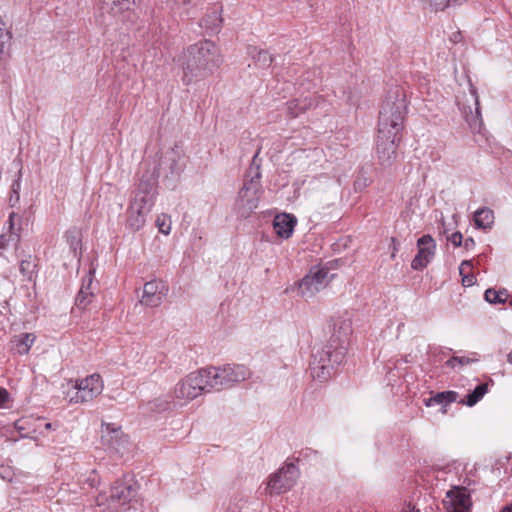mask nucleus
<instances>
[{
    "mask_svg": "<svg viewBox=\"0 0 512 512\" xmlns=\"http://www.w3.org/2000/svg\"><path fill=\"white\" fill-rule=\"evenodd\" d=\"M406 109L405 90L400 86L390 88L379 112L376 137V157L383 168L391 167L398 157Z\"/></svg>",
    "mask_w": 512,
    "mask_h": 512,
    "instance_id": "obj_1",
    "label": "nucleus"
},
{
    "mask_svg": "<svg viewBox=\"0 0 512 512\" xmlns=\"http://www.w3.org/2000/svg\"><path fill=\"white\" fill-rule=\"evenodd\" d=\"M222 62L220 51L209 40L191 45L187 49L186 62L183 66V81L189 84L212 74Z\"/></svg>",
    "mask_w": 512,
    "mask_h": 512,
    "instance_id": "obj_2",
    "label": "nucleus"
},
{
    "mask_svg": "<svg viewBox=\"0 0 512 512\" xmlns=\"http://www.w3.org/2000/svg\"><path fill=\"white\" fill-rule=\"evenodd\" d=\"M157 181L152 176H143L131 197L126 211V225L131 231H139L155 205Z\"/></svg>",
    "mask_w": 512,
    "mask_h": 512,
    "instance_id": "obj_3",
    "label": "nucleus"
},
{
    "mask_svg": "<svg viewBox=\"0 0 512 512\" xmlns=\"http://www.w3.org/2000/svg\"><path fill=\"white\" fill-rule=\"evenodd\" d=\"M260 179L259 167L246 175L235 201L234 209L239 217L247 218L258 208L263 193Z\"/></svg>",
    "mask_w": 512,
    "mask_h": 512,
    "instance_id": "obj_4",
    "label": "nucleus"
},
{
    "mask_svg": "<svg viewBox=\"0 0 512 512\" xmlns=\"http://www.w3.org/2000/svg\"><path fill=\"white\" fill-rule=\"evenodd\" d=\"M344 355L343 349L336 348L332 351V344L317 349L310 364L312 378L319 382L327 381L332 376L335 365L342 362Z\"/></svg>",
    "mask_w": 512,
    "mask_h": 512,
    "instance_id": "obj_5",
    "label": "nucleus"
},
{
    "mask_svg": "<svg viewBox=\"0 0 512 512\" xmlns=\"http://www.w3.org/2000/svg\"><path fill=\"white\" fill-rule=\"evenodd\" d=\"M458 108L473 132H481L483 119L480 110L479 97L476 88L469 83L468 93L457 97Z\"/></svg>",
    "mask_w": 512,
    "mask_h": 512,
    "instance_id": "obj_6",
    "label": "nucleus"
},
{
    "mask_svg": "<svg viewBox=\"0 0 512 512\" xmlns=\"http://www.w3.org/2000/svg\"><path fill=\"white\" fill-rule=\"evenodd\" d=\"M103 391V382L99 374H92L81 380H76L72 390L67 391L66 397L70 403L78 404L91 401Z\"/></svg>",
    "mask_w": 512,
    "mask_h": 512,
    "instance_id": "obj_7",
    "label": "nucleus"
},
{
    "mask_svg": "<svg viewBox=\"0 0 512 512\" xmlns=\"http://www.w3.org/2000/svg\"><path fill=\"white\" fill-rule=\"evenodd\" d=\"M333 277L334 275H330L327 268L314 267L299 282L298 294L305 299L313 298L329 284Z\"/></svg>",
    "mask_w": 512,
    "mask_h": 512,
    "instance_id": "obj_8",
    "label": "nucleus"
},
{
    "mask_svg": "<svg viewBox=\"0 0 512 512\" xmlns=\"http://www.w3.org/2000/svg\"><path fill=\"white\" fill-rule=\"evenodd\" d=\"M299 477V470L294 463H286L276 473L272 474L266 485V493L282 494L289 491Z\"/></svg>",
    "mask_w": 512,
    "mask_h": 512,
    "instance_id": "obj_9",
    "label": "nucleus"
},
{
    "mask_svg": "<svg viewBox=\"0 0 512 512\" xmlns=\"http://www.w3.org/2000/svg\"><path fill=\"white\" fill-rule=\"evenodd\" d=\"M203 392H207L203 382L202 375L199 371L192 372L179 381L174 388V396L178 400L185 402L191 401L200 396Z\"/></svg>",
    "mask_w": 512,
    "mask_h": 512,
    "instance_id": "obj_10",
    "label": "nucleus"
},
{
    "mask_svg": "<svg viewBox=\"0 0 512 512\" xmlns=\"http://www.w3.org/2000/svg\"><path fill=\"white\" fill-rule=\"evenodd\" d=\"M137 490L138 486L131 477L116 481L111 487L109 506L114 509L121 508L135 498Z\"/></svg>",
    "mask_w": 512,
    "mask_h": 512,
    "instance_id": "obj_11",
    "label": "nucleus"
},
{
    "mask_svg": "<svg viewBox=\"0 0 512 512\" xmlns=\"http://www.w3.org/2000/svg\"><path fill=\"white\" fill-rule=\"evenodd\" d=\"M443 506L446 512H470L471 498L468 490L459 486L451 488L446 492Z\"/></svg>",
    "mask_w": 512,
    "mask_h": 512,
    "instance_id": "obj_12",
    "label": "nucleus"
},
{
    "mask_svg": "<svg viewBox=\"0 0 512 512\" xmlns=\"http://www.w3.org/2000/svg\"><path fill=\"white\" fill-rule=\"evenodd\" d=\"M168 293V286L160 279L146 282L143 287L141 303L148 307H158Z\"/></svg>",
    "mask_w": 512,
    "mask_h": 512,
    "instance_id": "obj_13",
    "label": "nucleus"
},
{
    "mask_svg": "<svg viewBox=\"0 0 512 512\" xmlns=\"http://www.w3.org/2000/svg\"><path fill=\"white\" fill-rule=\"evenodd\" d=\"M418 253L411 262V267L414 270L424 269L433 259L436 243L431 235L426 234L417 240Z\"/></svg>",
    "mask_w": 512,
    "mask_h": 512,
    "instance_id": "obj_14",
    "label": "nucleus"
},
{
    "mask_svg": "<svg viewBox=\"0 0 512 512\" xmlns=\"http://www.w3.org/2000/svg\"><path fill=\"white\" fill-rule=\"evenodd\" d=\"M127 443V437L120 427L104 424L101 429V444L110 451L120 452Z\"/></svg>",
    "mask_w": 512,
    "mask_h": 512,
    "instance_id": "obj_15",
    "label": "nucleus"
},
{
    "mask_svg": "<svg viewBox=\"0 0 512 512\" xmlns=\"http://www.w3.org/2000/svg\"><path fill=\"white\" fill-rule=\"evenodd\" d=\"M352 333V320L348 313L338 316L332 320V336L331 341L336 343L335 349H343L344 343Z\"/></svg>",
    "mask_w": 512,
    "mask_h": 512,
    "instance_id": "obj_16",
    "label": "nucleus"
},
{
    "mask_svg": "<svg viewBox=\"0 0 512 512\" xmlns=\"http://www.w3.org/2000/svg\"><path fill=\"white\" fill-rule=\"evenodd\" d=\"M202 375L203 382L205 384V388L207 392L212 390L220 391L225 388H229L228 382L226 379V373L224 366L221 367H208L205 369L199 370Z\"/></svg>",
    "mask_w": 512,
    "mask_h": 512,
    "instance_id": "obj_17",
    "label": "nucleus"
},
{
    "mask_svg": "<svg viewBox=\"0 0 512 512\" xmlns=\"http://www.w3.org/2000/svg\"><path fill=\"white\" fill-rule=\"evenodd\" d=\"M319 101L320 97L316 95L300 97L287 102L286 110L291 117L295 118L298 117L301 113H304L307 110L317 107Z\"/></svg>",
    "mask_w": 512,
    "mask_h": 512,
    "instance_id": "obj_18",
    "label": "nucleus"
},
{
    "mask_svg": "<svg viewBox=\"0 0 512 512\" xmlns=\"http://www.w3.org/2000/svg\"><path fill=\"white\" fill-rule=\"evenodd\" d=\"M98 5L103 13L117 17L131 11L136 5V0H99Z\"/></svg>",
    "mask_w": 512,
    "mask_h": 512,
    "instance_id": "obj_19",
    "label": "nucleus"
},
{
    "mask_svg": "<svg viewBox=\"0 0 512 512\" xmlns=\"http://www.w3.org/2000/svg\"><path fill=\"white\" fill-rule=\"evenodd\" d=\"M296 223H297V220L294 216H292L290 214L283 213V214L277 215L274 218L273 228H274L275 233L279 237H281L283 239H288L292 235Z\"/></svg>",
    "mask_w": 512,
    "mask_h": 512,
    "instance_id": "obj_20",
    "label": "nucleus"
},
{
    "mask_svg": "<svg viewBox=\"0 0 512 512\" xmlns=\"http://www.w3.org/2000/svg\"><path fill=\"white\" fill-rule=\"evenodd\" d=\"M224 369L229 387L248 379L251 375L249 368L241 364L224 365Z\"/></svg>",
    "mask_w": 512,
    "mask_h": 512,
    "instance_id": "obj_21",
    "label": "nucleus"
},
{
    "mask_svg": "<svg viewBox=\"0 0 512 512\" xmlns=\"http://www.w3.org/2000/svg\"><path fill=\"white\" fill-rule=\"evenodd\" d=\"M494 212L488 207H482L474 213V223L479 229H491L494 224Z\"/></svg>",
    "mask_w": 512,
    "mask_h": 512,
    "instance_id": "obj_22",
    "label": "nucleus"
},
{
    "mask_svg": "<svg viewBox=\"0 0 512 512\" xmlns=\"http://www.w3.org/2000/svg\"><path fill=\"white\" fill-rule=\"evenodd\" d=\"M36 335L33 333H21L12 339L15 350L20 355L29 353L32 345L35 343Z\"/></svg>",
    "mask_w": 512,
    "mask_h": 512,
    "instance_id": "obj_23",
    "label": "nucleus"
},
{
    "mask_svg": "<svg viewBox=\"0 0 512 512\" xmlns=\"http://www.w3.org/2000/svg\"><path fill=\"white\" fill-rule=\"evenodd\" d=\"M458 393L455 391H445L435 394L434 396H431L424 400V404L427 407L435 406V405H442L446 406L448 404H451L457 400Z\"/></svg>",
    "mask_w": 512,
    "mask_h": 512,
    "instance_id": "obj_24",
    "label": "nucleus"
},
{
    "mask_svg": "<svg viewBox=\"0 0 512 512\" xmlns=\"http://www.w3.org/2000/svg\"><path fill=\"white\" fill-rule=\"evenodd\" d=\"M249 53L252 56L253 64L258 68H268L273 61L272 56L265 50H258L253 47L250 48Z\"/></svg>",
    "mask_w": 512,
    "mask_h": 512,
    "instance_id": "obj_25",
    "label": "nucleus"
},
{
    "mask_svg": "<svg viewBox=\"0 0 512 512\" xmlns=\"http://www.w3.org/2000/svg\"><path fill=\"white\" fill-rule=\"evenodd\" d=\"M181 160L182 151L180 149L173 148L165 153L162 163L168 164L171 172H177L182 166Z\"/></svg>",
    "mask_w": 512,
    "mask_h": 512,
    "instance_id": "obj_26",
    "label": "nucleus"
},
{
    "mask_svg": "<svg viewBox=\"0 0 512 512\" xmlns=\"http://www.w3.org/2000/svg\"><path fill=\"white\" fill-rule=\"evenodd\" d=\"M472 268L473 264L471 260H464L459 266V273L462 277L461 282L465 287H471L476 282L475 276L471 273Z\"/></svg>",
    "mask_w": 512,
    "mask_h": 512,
    "instance_id": "obj_27",
    "label": "nucleus"
},
{
    "mask_svg": "<svg viewBox=\"0 0 512 512\" xmlns=\"http://www.w3.org/2000/svg\"><path fill=\"white\" fill-rule=\"evenodd\" d=\"M479 361V356L476 352H471L467 356H453L446 361V366L451 368H461L465 365L473 364Z\"/></svg>",
    "mask_w": 512,
    "mask_h": 512,
    "instance_id": "obj_28",
    "label": "nucleus"
},
{
    "mask_svg": "<svg viewBox=\"0 0 512 512\" xmlns=\"http://www.w3.org/2000/svg\"><path fill=\"white\" fill-rule=\"evenodd\" d=\"M222 22L220 11L218 7H214L201 21V25L209 30H216L220 27Z\"/></svg>",
    "mask_w": 512,
    "mask_h": 512,
    "instance_id": "obj_29",
    "label": "nucleus"
},
{
    "mask_svg": "<svg viewBox=\"0 0 512 512\" xmlns=\"http://www.w3.org/2000/svg\"><path fill=\"white\" fill-rule=\"evenodd\" d=\"M487 392H488V384L482 383V384L478 385L471 393H469L466 396V401H464V403L467 406L472 407L475 404H477L484 397V395Z\"/></svg>",
    "mask_w": 512,
    "mask_h": 512,
    "instance_id": "obj_30",
    "label": "nucleus"
},
{
    "mask_svg": "<svg viewBox=\"0 0 512 512\" xmlns=\"http://www.w3.org/2000/svg\"><path fill=\"white\" fill-rule=\"evenodd\" d=\"M484 296L485 300L492 304H502L505 303L508 299V293L505 289L496 291L490 288L485 291Z\"/></svg>",
    "mask_w": 512,
    "mask_h": 512,
    "instance_id": "obj_31",
    "label": "nucleus"
},
{
    "mask_svg": "<svg viewBox=\"0 0 512 512\" xmlns=\"http://www.w3.org/2000/svg\"><path fill=\"white\" fill-rule=\"evenodd\" d=\"M169 8L175 13L189 14L190 6L193 4V0H165Z\"/></svg>",
    "mask_w": 512,
    "mask_h": 512,
    "instance_id": "obj_32",
    "label": "nucleus"
},
{
    "mask_svg": "<svg viewBox=\"0 0 512 512\" xmlns=\"http://www.w3.org/2000/svg\"><path fill=\"white\" fill-rule=\"evenodd\" d=\"M11 39V33L6 27L5 22L2 19V16L0 15V58H2L4 54V49L6 45L9 44Z\"/></svg>",
    "mask_w": 512,
    "mask_h": 512,
    "instance_id": "obj_33",
    "label": "nucleus"
},
{
    "mask_svg": "<svg viewBox=\"0 0 512 512\" xmlns=\"http://www.w3.org/2000/svg\"><path fill=\"white\" fill-rule=\"evenodd\" d=\"M92 298H93L92 291H86V290L80 288V290L77 294V297H76V305L81 309H85L86 306L92 301Z\"/></svg>",
    "mask_w": 512,
    "mask_h": 512,
    "instance_id": "obj_34",
    "label": "nucleus"
},
{
    "mask_svg": "<svg viewBox=\"0 0 512 512\" xmlns=\"http://www.w3.org/2000/svg\"><path fill=\"white\" fill-rule=\"evenodd\" d=\"M156 226L159 231L164 235H168L171 232V219L169 216L162 214L156 219Z\"/></svg>",
    "mask_w": 512,
    "mask_h": 512,
    "instance_id": "obj_35",
    "label": "nucleus"
},
{
    "mask_svg": "<svg viewBox=\"0 0 512 512\" xmlns=\"http://www.w3.org/2000/svg\"><path fill=\"white\" fill-rule=\"evenodd\" d=\"M169 402L165 399L157 398L151 402H149V410L153 412H162L166 411L169 408Z\"/></svg>",
    "mask_w": 512,
    "mask_h": 512,
    "instance_id": "obj_36",
    "label": "nucleus"
},
{
    "mask_svg": "<svg viewBox=\"0 0 512 512\" xmlns=\"http://www.w3.org/2000/svg\"><path fill=\"white\" fill-rule=\"evenodd\" d=\"M424 4L429 5L435 11L444 10L451 0H421Z\"/></svg>",
    "mask_w": 512,
    "mask_h": 512,
    "instance_id": "obj_37",
    "label": "nucleus"
},
{
    "mask_svg": "<svg viewBox=\"0 0 512 512\" xmlns=\"http://www.w3.org/2000/svg\"><path fill=\"white\" fill-rule=\"evenodd\" d=\"M65 237L67 239V242L70 244L71 248L76 251L78 245H79V237L76 231H68L65 234Z\"/></svg>",
    "mask_w": 512,
    "mask_h": 512,
    "instance_id": "obj_38",
    "label": "nucleus"
},
{
    "mask_svg": "<svg viewBox=\"0 0 512 512\" xmlns=\"http://www.w3.org/2000/svg\"><path fill=\"white\" fill-rule=\"evenodd\" d=\"M93 277H94V271L90 269L86 276L83 278L81 289H84L86 291H92L91 285L93 283Z\"/></svg>",
    "mask_w": 512,
    "mask_h": 512,
    "instance_id": "obj_39",
    "label": "nucleus"
},
{
    "mask_svg": "<svg viewBox=\"0 0 512 512\" xmlns=\"http://www.w3.org/2000/svg\"><path fill=\"white\" fill-rule=\"evenodd\" d=\"M446 238L454 247H460L463 243V236L460 232H454L451 235H447Z\"/></svg>",
    "mask_w": 512,
    "mask_h": 512,
    "instance_id": "obj_40",
    "label": "nucleus"
},
{
    "mask_svg": "<svg viewBox=\"0 0 512 512\" xmlns=\"http://www.w3.org/2000/svg\"><path fill=\"white\" fill-rule=\"evenodd\" d=\"M21 172L19 171L18 178L12 183V191L16 194V202L20 200V189H21Z\"/></svg>",
    "mask_w": 512,
    "mask_h": 512,
    "instance_id": "obj_41",
    "label": "nucleus"
},
{
    "mask_svg": "<svg viewBox=\"0 0 512 512\" xmlns=\"http://www.w3.org/2000/svg\"><path fill=\"white\" fill-rule=\"evenodd\" d=\"M9 399V393L6 389L0 388V408L4 406V404Z\"/></svg>",
    "mask_w": 512,
    "mask_h": 512,
    "instance_id": "obj_42",
    "label": "nucleus"
},
{
    "mask_svg": "<svg viewBox=\"0 0 512 512\" xmlns=\"http://www.w3.org/2000/svg\"><path fill=\"white\" fill-rule=\"evenodd\" d=\"M462 244L466 250H472L475 247V241L471 237L466 238Z\"/></svg>",
    "mask_w": 512,
    "mask_h": 512,
    "instance_id": "obj_43",
    "label": "nucleus"
},
{
    "mask_svg": "<svg viewBox=\"0 0 512 512\" xmlns=\"http://www.w3.org/2000/svg\"><path fill=\"white\" fill-rule=\"evenodd\" d=\"M0 475L3 479H8L10 480V477H11V471L9 470V468H5V467H0Z\"/></svg>",
    "mask_w": 512,
    "mask_h": 512,
    "instance_id": "obj_44",
    "label": "nucleus"
},
{
    "mask_svg": "<svg viewBox=\"0 0 512 512\" xmlns=\"http://www.w3.org/2000/svg\"><path fill=\"white\" fill-rule=\"evenodd\" d=\"M501 512H512V503L502 508Z\"/></svg>",
    "mask_w": 512,
    "mask_h": 512,
    "instance_id": "obj_45",
    "label": "nucleus"
},
{
    "mask_svg": "<svg viewBox=\"0 0 512 512\" xmlns=\"http://www.w3.org/2000/svg\"><path fill=\"white\" fill-rule=\"evenodd\" d=\"M14 217H15V214H14V213L10 214V216H9V224H10V228H12V227H13V220H14Z\"/></svg>",
    "mask_w": 512,
    "mask_h": 512,
    "instance_id": "obj_46",
    "label": "nucleus"
},
{
    "mask_svg": "<svg viewBox=\"0 0 512 512\" xmlns=\"http://www.w3.org/2000/svg\"><path fill=\"white\" fill-rule=\"evenodd\" d=\"M10 202H11V203H17V202H16V194H14V192H13V191L11 192Z\"/></svg>",
    "mask_w": 512,
    "mask_h": 512,
    "instance_id": "obj_47",
    "label": "nucleus"
},
{
    "mask_svg": "<svg viewBox=\"0 0 512 512\" xmlns=\"http://www.w3.org/2000/svg\"><path fill=\"white\" fill-rule=\"evenodd\" d=\"M507 361L512 364V351L507 355Z\"/></svg>",
    "mask_w": 512,
    "mask_h": 512,
    "instance_id": "obj_48",
    "label": "nucleus"
},
{
    "mask_svg": "<svg viewBox=\"0 0 512 512\" xmlns=\"http://www.w3.org/2000/svg\"><path fill=\"white\" fill-rule=\"evenodd\" d=\"M442 227H443V233L447 234L448 229L446 228L445 222H442Z\"/></svg>",
    "mask_w": 512,
    "mask_h": 512,
    "instance_id": "obj_49",
    "label": "nucleus"
},
{
    "mask_svg": "<svg viewBox=\"0 0 512 512\" xmlns=\"http://www.w3.org/2000/svg\"><path fill=\"white\" fill-rule=\"evenodd\" d=\"M45 428L46 429H51L52 428V424L51 423H46L45 424Z\"/></svg>",
    "mask_w": 512,
    "mask_h": 512,
    "instance_id": "obj_50",
    "label": "nucleus"
},
{
    "mask_svg": "<svg viewBox=\"0 0 512 512\" xmlns=\"http://www.w3.org/2000/svg\"><path fill=\"white\" fill-rule=\"evenodd\" d=\"M397 251V248L394 246L393 248V252H392V257H395V252Z\"/></svg>",
    "mask_w": 512,
    "mask_h": 512,
    "instance_id": "obj_51",
    "label": "nucleus"
},
{
    "mask_svg": "<svg viewBox=\"0 0 512 512\" xmlns=\"http://www.w3.org/2000/svg\"><path fill=\"white\" fill-rule=\"evenodd\" d=\"M459 36V34L455 35L453 40L456 42Z\"/></svg>",
    "mask_w": 512,
    "mask_h": 512,
    "instance_id": "obj_52",
    "label": "nucleus"
},
{
    "mask_svg": "<svg viewBox=\"0 0 512 512\" xmlns=\"http://www.w3.org/2000/svg\"><path fill=\"white\" fill-rule=\"evenodd\" d=\"M509 304H510V306L512 307V299L510 300V303H509Z\"/></svg>",
    "mask_w": 512,
    "mask_h": 512,
    "instance_id": "obj_53",
    "label": "nucleus"
}]
</instances>
